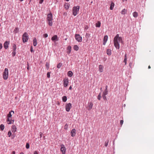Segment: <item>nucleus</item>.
Instances as JSON below:
<instances>
[{"instance_id":"nucleus-1","label":"nucleus","mask_w":154,"mask_h":154,"mask_svg":"<svg viewBox=\"0 0 154 154\" xmlns=\"http://www.w3.org/2000/svg\"><path fill=\"white\" fill-rule=\"evenodd\" d=\"M114 44L115 47L117 49H119L120 48V43H123V41L121 37H119V35L117 34L114 38Z\"/></svg>"},{"instance_id":"nucleus-2","label":"nucleus","mask_w":154,"mask_h":154,"mask_svg":"<svg viewBox=\"0 0 154 154\" xmlns=\"http://www.w3.org/2000/svg\"><path fill=\"white\" fill-rule=\"evenodd\" d=\"M53 15L52 13L50 12L48 14L47 17V21L49 25L51 26L52 25Z\"/></svg>"},{"instance_id":"nucleus-3","label":"nucleus","mask_w":154,"mask_h":154,"mask_svg":"<svg viewBox=\"0 0 154 154\" xmlns=\"http://www.w3.org/2000/svg\"><path fill=\"white\" fill-rule=\"evenodd\" d=\"M80 8V7L79 6H75L73 7L72 12L73 15L75 16L78 13L79 9Z\"/></svg>"},{"instance_id":"nucleus-4","label":"nucleus","mask_w":154,"mask_h":154,"mask_svg":"<svg viewBox=\"0 0 154 154\" xmlns=\"http://www.w3.org/2000/svg\"><path fill=\"white\" fill-rule=\"evenodd\" d=\"M8 70L5 68L3 73V78L5 80L7 79L8 77Z\"/></svg>"},{"instance_id":"nucleus-5","label":"nucleus","mask_w":154,"mask_h":154,"mask_svg":"<svg viewBox=\"0 0 154 154\" xmlns=\"http://www.w3.org/2000/svg\"><path fill=\"white\" fill-rule=\"evenodd\" d=\"M22 39L23 42L24 43L27 42L29 39V37L27 33L26 32L24 33L23 35Z\"/></svg>"},{"instance_id":"nucleus-6","label":"nucleus","mask_w":154,"mask_h":154,"mask_svg":"<svg viewBox=\"0 0 154 154\" xmlns=\"http://www.w3.org/2000/svg\"><path fill=\"white\" fill-rule=\"evenodd\" d=\"M75 39L79 42L82 41V37L80 36L79 34H75Z\"/></svg>"},{"instance_id":"nucleus-7","label":"nucleus","mask_w":154,"mask_h":154,"mask_svg":"<svg viewBox=\"0 0 154 154\" xmlns=\"http://www.w3.org/2000/svg\"><path fill=\"white\" fill-rule=\"evenodd\" d=\"M63 86L64 87H66L69 83V80L67 78H65L63 80Z\"/></svg>"},{"instance_id":"nucleus-8","label":"nucleus","mask_w":154,"mask_h":154,"mask_svg":"<svg viewBox=\"0 0 154 154\" xmlns=\"http://www.w3.org/2000/svg\"><path fill=\"white\" fill-rule=\"evenodd\" d=\"M72 107V104L71 103H69L66 106V111L69 112Z\"/></svg>"},{"instance_id":"nucleus-9","label":"nucleus","mask_w":154,"mask_h":154,"mask_svg":"<svg viewBox=\"0 0 154 154\" xmlns=\"http://www.w3.org/2000/svg\"><path fill=\"white\" fill-rule=\"evenodd\" d=\"M60 151L62 152V154H65L66 151V148L64 145L62 144L61 145Z\"/></svg>"},{"instance_id":"nucleus-10","label":"nucleus","mask_w":154,"mask_h":154,"mask_svg":"<svg viewBox=\"0 0 154 154\" xmlns=\"http://www.w3.org/2000/svg\"><path fill=\"white\" fill-rule=\"evenodd\" d=\"M7 121L8 122V124H10L13 123L14 122V120H11V117H8V118L7 119Z\"/></svg>"},{"instance_id":"nucleus-11","label":"nucleus","mask_w":154,"mask_h":154,"mask_svg":"<svg viewBox=\"0 0 154 154\" xmlns=\"http://www.w3.org/2000/svg\"><path fill=\"white\" fill-rule=\"evenodd\" d=\"M70 133L72 137H73L75 136L76 134V130L75 129H73L71 130Z\"/></svg>"},{"instance_id":"nucleus-12","label":"nucleus","mask_w":154,"mask_h":154,"mask_svg":"<svg viewBox=\"0 0 154 154\" xmlns=\"http://www.w3.org/2000/svg\"><path fill=\"white\" fill-rule=\"evenodd\" d=\"M51 40L53 41H57L58 40V38L56 35H54L51 38Z\"/></svg>"},{"instance_id":"nucleus-13","label":"nucleus","mask_w":154,"mask_h":154,"mask_svg":"<svg viewBox=\"0 0 154 154\" xmlns=\"http://www.w3.org/2000/svg\"><path fill=\"white\" fill-rule=\"evenodd\" d=\"M108 38V36L107 35H105L103 39V44L104 45H105L107 41Z\"/></svg>"},{"instance_id":"nucleus-14","label":"nucleus","mask_w":154,"mask_h":154,"mask_svg":"<svg viewBox=\"0 0 154 154\" xmlns=\"http://www.w3.org/2000/svg\"><path fill=\"white\" fill-rule=\"evenodd\" d=\"M93 103L91 102H89L88 103V109L90 110L91 109L93 106Z\"/></svg>"},{"instance_id":"nucleus-15","label":"nucleus","mask_w":154,"mask_h":154,"mask_svg":"<svg viewBox=\"0 0 154 154\" xmlns=\"http://www.w3.org/2000/svg\"><path fill=\"white\" fill-rule=\"evenodd\" d=\"M9 42L7 41L5 42L4 44V47L5 49H7L8 47V45H9Z\"/></svg>"},{"instance_id":"nucleus-16","label":"nucleus","mask_w":154,"mask_h":154,"mask_svg":"<svg viewBox=\"0 0 154 154\" xmlns=\"http://www.w3.org/2000/svg\"><path fill=\"white\" fill-rule=\"evenodd\" d=\"M17 128L15 125H13L12 126L11 131L12 132H15L16 131Z\"/></svg>"},{"instance_id":"nucleus-17","label":"nucleus","mask_w":154,"mask_h":154,"mask_svg":"<svg viewBox=\"0 0 154 154\" xmlns=\"http://www.w3.org/2000/svg\"><path fill=\"white\" fill-rule=\"evenodd\" d=\"M67 52L68 54H69L71 51V47L70 46H69L67 47Z\"/></svg>"},{"instance_id":"nucleus-18","label":"nucleus","mask_w":154,"mask_h":154,"mask_svg":"<svg viewBox=\"0 0 154 154\" xmlns=\"http://www.w3.org/2000/svg\"><path fill=\"white\" fill-rule=\"evenodd\" d=\"M99 71L100 72H102L103 71V66L102 65H99Z\"/></svg>"},{"instance_id":"nucleus-19","label":"nucleus","mask_w":154,"mask_h":154,"mask_svg":"<svg viewBox=\"0 0 154 154\" xmlns=\"http://www.w3.org/2000/svg\"><path fill=\"white\" fill-rule=\"evenodd\" d=\"M64 7L67 10L69 8V5L68 3H66L64 5Z\"/></svg>"},{"instance_id":"nucleus-20","label":"nucleus","mask_w":154,"mask_h":154,"mask_svg":"<svg viewBox=\"0 0 154 154\" xmlns=\"http://www.w3.org/2000/svg\"><path fill=\"white\" fill-rule=\"evenodd\" d=\"M37 40L35 38L33 40V45L35 46L37 45Z\"/></svg>"},{"instance_id":"nucleus-21","label":"nucleus","mask_w":154,"mask_h":154,"mask_svg":"<svg viewBox=\"0 0 154 154\" xmlns=\"http://www.w3.org/2000/svg\"><path fill=\"white\" fill-rule=\"evenodd\" d=\"M114 5L115 4L113 2H111L110 7V9L111 10H112L113 9L114 6Z\"/></svg>"},{"instance_id":"nucleus-22","label":"nucleus","mask_w":154,"mask_h":154,"mask_svg":"<svg viewBox=\"0 0 154 154\" xmlns=\"http://www.w3.org/2000/svg\"><path fill=\"white\" fill-rule=\"evenodd\" d=\"M11 112H12L13 114H14V112L13 111L11 110L10 112L7 115L8 117H11L12 115L11 114Z\"/></svg>"},{"instance_id":"nucleus-23","label":"nucleus","mask_w":154,"mask_h":154,"mask_svg":"<svg viewBox=\"0 0 154 154\" xmlns=\"http://www.w3.org/2000/svg\"><path fill=\"white\" fill-rule=\"evenodd\" d=\"M106 53L108 55H110L111 54V50L110 49H108L106 51Z\"/></svg>"},{"instance_id":"nucleus-24","label":"nucleus","mask_w":154,"mask_h":154,"mask_svg":"<svg viewBox=\"0 0 154 154\" xmlns=\"http://www.w3.org/2000/svg\"><path fill=\"white\" fill-rule=\"evenodd\" d=\"M68 76L69 77H71L73 75V73L71 71H69L67 73Z\"/></svg>"},{"instance_id":"nucleus-25","label":"nucleus","mask_w":154,"mask_h":154,"mask_svg":"<svg viewBox=\"0 0 154 154\" xmlns=\"http://www.w3.org/2000/svg\"><path fill=\"white\" fill-rule=\"evenodd\" d=\"M127 12V10L125 9H123L121 11V13L122 14H126Z\"/></svg>"},{"instance_id":"nucleus-26","label":"nucleus","mask_w":154,"mask_h":154,"mask_svg":"<svg viewBox=\"0 0 154 154\" xmlns=\"http://www.w3.org/2000/svg\"><path fill=\"white\" fill-rule=\"evenodd\" d=\"M133 15L134 17H137L138 16V13L136 12H134L133 13Z\"/></svg>"},{"instance_id":"nucleus-27","label":"nucleus","mask_w":154,"mask_h":154,"mask_svg":"<svg viewBox=\"0 0 154 154\" xmlns=\"http://www.w3.org/2000/svg\"><path fill=\"white\" fill-rule=\"evenodd\" d=\"M101 23L100 21H98L96 24V27H99L100 26Z\"/></svg>"},{"instance_id":"nucleus-28","label":"nucleus","mask_w":154,"mask_h":154,"mask_svg":"<svg viewBox=\"0 0 154 154\" xmlns=\"http://www.w3.org/2000/svg\"><path fill=\"white\" fill-rule=\"evenodd\" d=\"M90 35V34L88 33H86L85 36V38H87V40H88V38H89Z\"/></svg>"},{"instance_id":"nucleus-29","label":"nucleus","mask_w":154,"mask_h":154,"mask_svg":"<svg viewBox=\"0 0 154 154\" xmlns=\"http://www.w3.org/2000/svg\"><path fill=\"white\" fill-rule=\"evenodd\" d=\"M62 100L64 102H65L67 100V97L66 96H64L62 97Z\"/></svg>"},{"instance_id":"nucleus-30","label":"nucleus","mask_w":154,"mask_h":154,"mask_svg":"<svg viewBox=\"0 0 154 154\" xmlns=\"http://www.w3.org/2000/svg\"><path fill=\"white\" fill-rule=\"evenodd\" d=\"M74 49L75 50L78 51L79 50V47L77 45H75L74 46Z\"/></svg>"},{"instance_id":"nucleus-31","label":"nucleus","mask_w":154,"mask_h":154,"mask_svg":"<svg viewBox=\"0 0 154 154\" xmlns=\"http://www.w3.org/2000/svg\"><path fill=\"white\" fill-rule=\"evenodd\" d=\"M0 129L2 131H3L5 127L3 125L1 124L0 126Z\"/></svg>"},{"instance_id":"nucleus-32","label":"nucleus","mask_w":154,"mask_h":154,"mask_svg":"<svg viewBox=\"0 0 154 154\" xmlns=\"http://www.w3.org/2000/svg\"><path fill=\"white\" fill-rule=\"evenodd\" d=\"M68 125L67 124H65L64 126V129L65 130H67L68 128Z\"/></svg>"},{"instance_id":"nucleus-33","label":"nucleus","mask_w":154,"mask_h":154,"mask_svg":"<svg viewBox=\"0 0 154 154\" xmlns=\"http://www.w3.org/2000/svg\"><path fill=\"white\" fill-rule=\"evenodd\" d=\"M62 63H58L57 64V68H60V67H61V66H62Z\"/></svg>"},{"instance_id":"nucleus-34","label":"nucleus","mask_w":154,"mask_h":154,"mask_svg":"<svg viewBox=\"0 0 154 154\" xmlns=\"http://www.w3.org/2000/svg\"><path fill=\"white\" fill-rule=\"evenodd\" d=\"M45 66L46 67V68H47V69H48L49 67V64L48 63H46L45 64Z\"/></svg>"},{"instance_id":"nucleus-35","label":"nucleus","mask_w":154,"mask_h":154,"mask_svg":"<svg viewBox=\"0 0 154 154\" xmlns=\"http://www.w3.org/2000/svg\"><path fill=\"white\" fill-rule=\"evenodd\" d=\"M19 29L17 27L14 30V32H15V33H17L18 32V31Z\"/></svg>"},{"instance_id":"nucleus-36","label":"nucleus","mask_w":154,"mask_h":154,"mask_svg":"<svg viewBox=\"0 0 154 154\" xmlns=\"http://www.w3.org/2000/svg\"><path fill=\"white\" fill-rule=\"evenodd\" d=\"M101 98V93H100L97 96V99L99 100H100Z\"/></svg>"},{"instance_id":"nucleus-37","label":"nucleus","mask_w":154,"mask_h":154,"mask_svg":"<svg viewBox=\"0 0 154 154\" xmlns=\"http://www.w3.org/2000/svg\"><path fill=\"white\" fill-rule=\"evenodd\" d=\"M16 45L15 44H14L13 46V51H15L16 50Z\"/></svg>"},{"instance_id":"nucleus-38","label":"nucleus","mask_w":154,"mask_h":154,"mask_svg":"<svg viewBox=\"0 0 154 154\" xmlns=\"http://www.w3.org/2000/svg\"><path fill=\"white\" fill-rule=\"evenodd\" d=\"M107 94V91L106 90H105L103 92V95H106Z\"/></svg>"},{"instance_id":"nucleus-39","label":"nucleus","mask_w":154,"mask_h":154,"mask_svg":"<svg viewBox=\"0 0 154 154\" xmlns=\"http://www.w3.org/2000/svg\"><path fill=\"white\" fill-rule=\"evenodd\" d=\"M26 149H28L29 147V144L28 143H27L26 145Z\"/></svg>"},{"instance_id":"nucleus-40","label":"nucleus","mask_w":154,"mask_h":154,"mask_svg":"<svg viewBox=\"0 0 154 154\" xmlns=\"http://www.w3.org/2000/svg\"><path fill=\"white\" fill-rule=\"evenodd\" d=\"M50 72H49L47 73V77L48 78H49L50 77Z\"/></svg>"},{"instance_id":"nucleus-41","label":"nucleus","mask_w":154,"mask_h":154,"mask_svg":"<svg viewBox=\"0 0 154 154\" xmlns=\"http://www.w3.org/2000/svg\"><path fill=\"white\" fill-rule=\"evenodd\" d=\"M16 54V52L15 51H13V52L12 53V56L14 57Z\"/></svg>"},{"instance_id":"nucleus-42","label":"nucleus","mask_w":154,"mask_h":154,"mask_svg":"<svg viewBox=\"0 0 154 154\" xmlns=\"http://www.w3.org/2000/svg\"><path fill=\"white\" fill-rule=\"evenodd\" d=\"M11 135V131H9L8 133V136L9 137H10Z\"/></svg>"},{"instance_id":"nucleus-43","label":"nucleus","mask_w":154,"mask_h":154,"mask_svg":"<svg viewBox=\"0 0 154 154\" xmlns=\"http://www.w3.org/2000/svg\"><path fill=\"white\" fill-rule=\"evenodd\" d=\"M43 36L44 38H47L48 36V35L47 34L45 33L43 35Z\"/></svg>"},{"instance_id":"nucleus-44","label":"nucleus","mask_w":154,"mask_h":154,"mask_svg":"<svg viewBox=\"0 0 154 154\" xmlns=\"http://www.w3.org/2000/svg\"><path fill=\"white\" fill-rule=\"evenodd\" d=\"M103 99L105 100H106V97L105 95H102Z\"/></svg>"},{"instance_id":"nucleus-45","label":"nucleus","mask_w":154,"mask_h":154,"mask_svg":"<svg viewBox=\"0 0 154 154\" xmlns=\"http://www.w3.org/2000/svg\"><path fill=\"white\" fill-rule=\"evenodd\" d=\"M127 59H125L124 60V62L125 63V65H126L127 64Z\"/></svg>"},{"instance_id":"nucleus-46","label":"nucleus","mask_w":154,"mask_h":154,"mask_svg":"<svg viewBox=\"0 0 154 154\" xmlns=\"http://www.w3.org/2000/svg\"><path fill=\"white\" fill-rule=\"evenodd\" d=\"M123 123V120H121L120 121V124L121 125H122Z\"/></svg>"},{"instance_id":"nucleus-47","label":"nucleus","mask_w":154,"mask_h":154,"mask_svg":"<svg viewBox=\"0 0 154 154\" xmlns=\"http://www.w3.org/2000/svg\"><path fill=\"white\" fill-rule=\"evenodd\" d=\"M44 0H40L39 3L41 4L43 2Z\"/></svg>"},{"instance_id":"nucleus-48","label":"nucleus","mask_w":154,"mask_h":154,"mask_svg":"<svg viewBox=\"0 0 154 154\" xmlns=\"http://www.w3.org/2000/svg\"><path fill=\"white\" fill-rule=\"evenodd\" d=\"M40 135H39L40 137V138H41L42 137V132H40Z\"/></svg>"},{"instance_id":"nucleus-49","label":"nucleus","mask_w":154,"mask_h":154,"mask_svg":"<svg viewBox=\"0 0 154 154\" xmlns=\"http://www.w3.org/2000/svg\"><path fill=\"white\" fill-rule=\"evenodd\" d=\"M34 154H38L36 151H35L34 152Z\"/></svg>"},{"instance_id":"nucleus-50","label":"nucleus","mask_w":154,"mask_h":154,"mask_svg":"<svg viewBox=\"0 0 154 154\" xmlns=\"http://www.w3.org/2000/svg\"><path fill=\"white\" fill-rule=\"evenodd\" d=\"M2 44H0V49L2 48Z\"/></svg>"},{"instance_id":"nucleus-51","label":"nucleus","mask_w":154,"mask_h":154,"mask_svg":"<svg viewBox=\"0 0 154 154\" xmlns=\"http://www.w3.org/2000/svg\"><path fill=\"white\" fill-rule=\"evenodd\" d=\"M108 142H107V143H106V142H105V146H107L108 145Z\"/></svg>"},{"instance_id":"nucleus-52","label":"nucleus","mask_w":154,"mask_h":154,"mask_svg":"<svg viewBox=\"0 0 154 154\" xmlns=\"http://www.w3.org/2000/svg\"><path fill=\"white\" fill-rule=\"evenodd\" d=\"M30 51L31 52H32L33 51V49H32V46H31L30 48Z\"/></svg>"},{"instance_id":"nucleus-53","label":"nucleus","mask_w":154,"mask_h":154,"mask_svg":"<svg viewBox=\"0 0 154 154\" xmlns=\"http://www.w3.org/2000/svg\"><path fill=\"white\" fill-rule=\"evenodd\" d=\"M125 59H127L126 54H125Z\"/></svg>"},{"instance_id":"nucleus-54","label":"nucleus","mask_w":154,"mask_h":154,"mask_svg":"<svg viewBox=\"0 0 154 154\" xmlns=\"http://www.w3.org/2000/svg\"><path fill=\"white\" fill-rule=\"evenodd\" d=\"M12 154H15V152L14 151H13L12 152Z\"/></svg>"},{"instance_id":"nucleus-55","label":"nucleus","mask_w":154,"mask_h":154,"mask_svg":"<svg viewBox=\"0 0 154 154\" xmlns=\"http://www.w3.org/2000/svg\"><path fill=\"white\" fill-rule=\"evenodd\" d=\"M72 89V86H70V87H69V90H71V89Z\"/></svg>"},{"instance_id":"nucleus-56","label":"nucleus","mask_w":154,"mask_h":154,"mask_svg":"<svg viewBox=\"0 0 154 154\" xmlns=\"http://www.w3.org/2000/svg\"><path fill=\"white\" fill-rule=\"evenodd\" d=\"M148 68L149 69H150V68H151V67H150V66H148Z\"/></svg>"},{"instance_id":"nucleus-57","label":"nucleus","mask_w":154,"mask_h":154,"mask_svg":"<svg viewBox=\"0 0 154 154\" xmlns=\"http://www.w3.org/2000/svg\"><path fill=\"white\" fill-rule=\"evenodd\" d=\"M20 154H24L23 152H21L20 153Z\"/></svg>"},{"instance_id":"nucleus-58","label":"nucleus","mask_w":154,"mask_h":154,"mask_svg":"<svg viewBox=\"0 0 154 154\" xmlns=\"http://www.w3.org/2000/svg\"><path fill=\"white\" fill-rule=\"evenodd\" d=\"M24 0H19V1H20V2H22Z\"/></svg>"},{"instance_id":"nucleus-59","label":"nucleus","mask_w":154,"mask_h":154,"mask_svg":"<svg viewBox=\"0 0 154 154\" xmlns=\"http://www.w3.org/2000/svg\"><path fill=\"white\" fill-rule=\"evenodd\" d=\"M107 88V86H106V90Z\"/></svg>"},{"instance_id":"nucleus-60","label":"nucleus","mask_w":154,"mask_h":154,"mask_svg":"<svg viewBox=\"0 0 154 154\" xmlns=\"http://www.w3.org/2000/svg\"><path fill=\"white\" fill-rule=\"evenodd\" d=\"M65 14H66V13H64V14L65 15Z\"/></svg>"},{"instance_id":"nucleus-61","label":"nucleus","mask_w":154,"mask_h":154,"mask_svg":"<svg viewBox=\"0 0 154 154\" xmlns=\"http://www.w3.org/2000/svg\"><path fill=\"white\" fill-rule=\"evenodd\" d=\"M27 69H29V67H27Z\"/></svg>"},{"instance_id":"nucleus-62","label":"nucleus","mask_w":154,"mask_h":154,"mask_svg":"<svg viewBox=\"0 0 154 154\" xmlns=\"http://www.w3.org/2000/svg\"><path fill=\"white\" fill-rule=\"evenodd\" d=\"M92 2H91V3H92Z\"/></svg>"},{"instance_id":"nucleus-63","label":"nucleus","mask_w":154,"mask_h":154,"mask_svg":"<svg viewBox=\"0 0 154 154\" xmlns=\"http://www.w3.org/2000/svg\"><path fill=\"white\" fill-rule=\"evenodd\" d=\"M127 0H125L126 1H127Z\"/></svg>"}]
</instances>
